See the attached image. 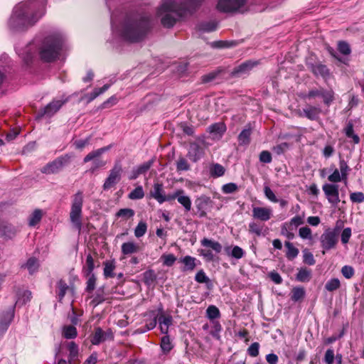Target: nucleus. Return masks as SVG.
<instances>
[{
    "mask_svg": "<svg viewBox=\"0 0 364 364\" xmlns=\"http://www.w3.org/2000/svg\"><path fill=\"white\" fill-rule=\"evenodd\" d=\"M43 6L46 0H41ZM44 9H38L35 1L22 2L16 5L9 19L8 25L14 31H23L33 26L44 14Z\"/></svg>",
    "mask_w": 364,
    "mask_h": 364,
    "instance_id": "1",
    "label": "nucleus"
},
{
    "mask_svg": "<svg viewBox=\"0 0 364 364\" xmlns=\"http://www.w3.org/2000/svg\"><path fill=\"white\" fill-rule=\"evenodd\" d=\"M203 0H164L156 14L166 28L174 26L176 21L188 12H193Z\"/></svg>",
    "mask_w": 364,
    "mask_h": 364,
    "instance_id": "2",
    "label": "nucleus"
},
{
    "mask_svg": "<svg viewBox=\"0 0 364 364\" xmlns=\"http://www.w3.org/2000/svg\"><path fill=\"white\" fill-rule=\"evenodd\" d=\"M152 28L150 16L135 14L127 16L122 22L119 33L121 37L130 43L143 41Z\"/></svg>",
    "mask_w": 364,
    "mask_h": 364,
    "instance_id": "3",
    "label": "nucleus"
},
{
    "mask_svg": "<svg viewBox=\"0 0 364 364\" xmlns=\"http://www.w3.org/2000/svg\"><path fill=\"white\" fill-rule=\"evenodd\" d=\"M62 46L63 37L60 33L48 36L39 48L41 59L47 63L55 60L59 56Z\"/></svg>",
    "mask_w": 364,
    "mask_h": 364,
    "instance_id": "4",
    "label": "nucleus"
},
{
    "mask_svg": "<svg viewBox=\"0 0 364 364\" xmlns=\"http://www.w3.org/2000/svg\"><path fill=\"white\" fill-rule=\"evenodd\" d=\"M83 193L79 191L72 197L70 220L73 226L80 232L82 228V215L83 205Z\"/></svg>",
    "mask_w": 364,
    "mask_h": 364,
    "instance_id": "5",
    "label": "nucleus"
},
{
    "mask_svg": "<svg viewBox=\"0 0 364 364\" xmlns=\"http://www.w3.org/2000/svg\"><path fill=\"white\" fill-rule=\"evenodd\" d=\"M72 157L69 154L62 155L42 167L41 171L47 175L56 174L70 163Z\"/></svg>",
    "mask_w": 364,
    "mask_h": 364,
    "instance_id": "6",
    "label": "nucleus"
},
{
    "mask_svg": "<svg viewBox=\"0 0 364 364\" xmlns=\"http://www.w3.org/2000/svg\"><path fill=\"white\" fill-rule=\"evenodd\" d=\"M111 145L102 147L100 149L94 150L87 154L83 159L84 163H87L90 161H93L92 166L90 168L92 173L95 172L97 169L104 167L107 162L100 159V156L109 151L111 148Z\"/></svg>",
    "mask_w": 364,
    "mask_h": 364,
    "instance_id": "7",
    "label": "nucleus"
},
{
    "mask_svg": "<svg viewBox=\"0 0 364 364\" xmlns=\"http://www.w3.org/2000/svg\"><path fill=\"white\" fill-rule=\"evenodd\" d=\"M122 171L121 162L119 161H116L102 186L105 191L109 190L120 181Z\"/></svg>",
    "mask_w": 364,
    "mask_h": 364,
    "instance_id": "8",
    "label": "nucleus"
},
{
    "mask_svg": "<svg viewBox=\"0 0 364 364\" xmlns=\"http://www.w3.org/2000/svg\"><path fill=\"white\" fill-rule=\"evenodd\" d=\"M338 241V229L328 228L326 230L320 237L321 246L323 249V254H325V250L336 248Z\"/></svg>",
    "mask_w": 364,
    "mask_h": 364,
    "instance_id": "9",
    "label": "nucleus"
},
{
    "mask_svg": "<svg viewBox=\"0 0 364 364\" xmlns=\"http://www.w3.org/2000/svg\"><path fill=\"white\" fill-rule=\"evenodd\" d=\"M68 99L53 100L48 104L44 108L41 109L36 114V118L41 119L42 117H53L61 107L68 102Z\"/></svg>",
    "mask_w": 364,
    "mask_h": 364,
    "instance_id": "10",
    "label": "nucleus"
},
{
    "mask_svg": "<svg viewBox=\"0 0 364 364\" xmlns=\"http://www.w3.org/2000/svg\"><path fill=\"white\" fill-rule=\"evenodd\" d=\"M316 97H321L323 98V103L327 106H329L334 100V92L333 90H325L323 87L319 89H312L309 92L304 95V98L312 99Z\"/></svg>",
    "mask_w": 364,
    "mask_h": 364,
    "instance_id": "11",
    "label": "nucleus"
},
{
    "mask_svg": "<svg viewBox=\"0 0 364 364\" xmlns=\"http://www.w3.org/2000/svg\"><path fill=\"white\" fill-rule=\"evenodd\" d=\"M19 302L16 301L14 304L11 305L6 311L0 314V336L8 329L11 322L14 317L15 306Z\"/></svg>",
    "mask_w": 364,
    "mask_h": 364,
    "instance_id": "12",
    "label": "nucleus"
},
{
    "mask_svg": "<svg viewBox=\"0 0 364 364\" xmlns=\"http://www.w3.org/2000/svg\"><path fill=\"white\" fill-rule=\"evenodd\" d=\"M258 65L256 60H247L238 66H236L230 73L232 77H245L250 74V71Z\"/></svg>",
    "mask_w": 364,
    "mask_h": 364,
    "instance_id": "13",
    "label": "nucleus"
},
{
    "mask_svg": "<svg viewBox=\"0 0 364 364\" xmlns=\"http://www.w3.org/2000/svg\"><path fill=\"white\" fill-rule=\"evenodd\" d=\"M245 0H219L217 8L223 12H234L245 5Z\"/></svg>",
    "mask_w": 364,
    "mask_h": 364,
    "instance_id": "14",
    "label": "nucleus"
},
{
    "mask_svg": "<svg viewBox=\"0 0 364 364\" xmlns=\"http://www.w3.org/2000/svg\"><path fill=\"white\" fill-rule=\"evenodd\" d=\"M328 201L332 205H337L340 202L338 186L326 183L322 187Z\"/></svg>",
    "mask_w": 364,
    "mask_h": 364,
    "instance_id": "15",
    "label": "nucleus"
},
{
    "mask_svg": "<svg viewBox=\"0 0 364 364\" xmlns=\"http://www.w3.org/2000/svg\"><path fill=\"white\" fill-rule=\"evenodd\" d=\"M204 147L198 142H191L189 145L187 157L193 162H197L204 155Z\"/></svg>",
    "mask_w": 364,
    "mask_h": 364,
    "instance_id": "16",
    "label": "nucleus"
},
{
    "mask_svg": "<svg viewBox=\"0 0 364 364\" xmlns=\"http://www.w3.org/2000/svg\"><path fill=\"white\" fill-rule=\"evenodd\" d=\"M195 203L199 216L205 217L206 215V212L208 209H209L212 206L213 201L211 200L210 197L203 195L196 198Z\"/></svg>",
    "mask_w": 364,
    "mask_h": 364,
    "instance_id": "17",
    "label": "nucleus"
},
{
    "mask_svg": "<svg viewBox=\"0 0 364 364\" xmlns=\"http://www.w3.org/2000/svg\"><path fill=\"white\" fill-rule=\"evenodd\" d=\"M252 217L255 219L265 222L272 216V210L267 207H253Z\"/></svg>",
    "mask_w": 364,
    "mask_h": 364,
    "instance_id": "18",
    "label": "nucleus"
},
{
    "mask_svg": "<svg viewBox=\"0 0 364 364\" xmlns=\"http://www.w3.org/2000/svg\"><path fill=\"white\" fill-rule=\"evenodd\" d=\"M63 345H65L69 352V364H77L80 362L78 346L74 341L66 342Z\"/></svg>",
    "mask_w": 364,
    "mask_h": 364,
    "instance_id": "19",
    "label": "nucleus"
},
{
    "mask_svg": "<svg viewBox=\"0 0 364 364\" xmlns=\"http://www.w3.org/2000/svg\"><path fill=\"white\" fill-rule=\"evenodd\" d=\"M19 231L18 228L6 222L0 223V237L11 239Z\"/></svg>",
    "mask_w": 364,
    "mask_h": 364,
    "instance_id": "20",
    "label": "nucleus"
},
{
    "mask_svg": "<svg viewBox=\"0 0 364 364\" xmlns=\"http://www.w3.org/2000/svg\"><path fill=\"white\" fill-rule=\"evenodd\" d=\"M311 71L316 77L321 76L323 78H327L330 75V72L326 65L321 63L311 64L310 66Z\"/></svg>",
    "mask_w": 364,
    "mask_h": 364,
    "instance_id": "21",
    "label": "nucleus"
},
{
    "mask_svg": "<svg viewBox=\"0 0 364 364\" xmlns=\"http://www.w3.org/2000/svg\"><path fill=\"white\" fill-rule=\"evenodd\" d=\"M56 288V294L59 301H61L63 299L68 290H73L72 287L68 286L63 279H60L57 282Z\"/></svg>",
    "mask_w": 364,
    "mask_h": 364,
    "instance_id": "22",
    "label": "nucleus"
},
{
    "mask_svg": "<svg viewBox=\"0 0 364 364\" xmlns=\"http://www.w3.org/2000/svg\"><path fill=\"white\" fill-rule=\"evenodd\" d=\"M178 202L183 207L186 212H189L191 210V200L189 196L185 195V191L183 189H179L178 195L177 196Z\"/></svg>",
    "mask_w": 364,
    "mask_h": 364,
    "instance_id": "23",
    "label": "nucleus"
},
{
    "mask_svg": "<svg viewBox=\"0 0 364 364\" xmlns=\"http://www.w3.org/2000/svg\"><path fill=\"white\" fill-rule=\"evenodd\" d=\"M252 134V128L247 124L245 128L238 135V141L240 145H247L250 143V136Z\"/></svg>",
    "mask_w": 364,
    "mask_h": 364,
    "instance_id": "24",
    "label": "nucleus"
},
{
    "mask_svg": "<svg viewBox=\"0 0 364 364\" xmlns=\"http://www.w3.org/2000/svg\"><path fill=\"white\" fill-rule=\"evenodd\" d=\"M184 266L182 268L183 272H192L196 267V259L191 256L187 255L180 259Z\"/></svg>",
    "mask_w": 364,
    "mask_h": 364,
    "instance_id": "25",
    "label": "nucleus"
},
{
    "mask_svg": "<svg viewBox=\"0 0 364 364\" xmlns=\"http://www.w3.org/2000/svg\"><path fill=\"white\" fill-rule=\"evenodd\" d=\"M303 114H300V116H304L310 120H315L318 117L321 113V109L314 106H309L302 111Z\"/></svg>",
    "mask_w": 364,
    "mask_h": 364,
    "instance_id": "26",
    "label": "nucleus"
},
{
    "mask_svg": "<svg viewBox=\"0 0 364 364\" xmlns=\"http://www.w3.org/2000/svg\"><path fill=\"white\" fill-rule=\"evenodd\" d=\"M38 259L34 257L28 259L26 262L21 265L22 268L27 269L30 274H33L38 271L39 268Z\"/></svg>",
    "mask_w": 364,
    "mask_h": 364,
    "instance_id": "27",
    "label": "nucleus"
},
{
    "mask_svg": "<svg viewBox=\"0 0 364 364\" xmlns=\"http://www.w3.org/2000/svg\"><path fill=\"white\" fill-rule=\"evenodd\" d=\"M312 277L311 270L306 267H301L299 269L296 275V279L299 282H308L311 280Z\"/></svg>",
    "mask_w": 364,
    "mask_h": 364,
    "instance_id": "28",
    "label": "nucleus"
},
{
    "mask_svg": "<svg viewBox=\"0 0 364 364\" xmlns=\"http://www.w3.org/2000/svg\"><path fill=\"white\" fill-rule=\"evenodd\" d=\"M121 250L123 255H127L138 252L140 250V247L134 242H127L122 245Z\"/></svg>",
    "mask_w": 364,
    "mask_h": 364,
    "instance_id": "29",
    "label": "nucleus"
},
{
    "mask_svg": "<svg viewBox=\"0 0 364 364\" xmlns=\"http://www.w3.org/2000/svg\"><path fill=\"white\" fill-rule=\"evenodd\" d=\"M151 196L159 203L164 202L163 185L159 183H154V188L151 191Z\"/></svg>",
    "mask_w": 364,
    "mask_h": 364,
    "instance_id": "30",
    "label": "nucleus"
},
{
    "mask_svg": "<svg viewBox=\"0 0 364 364\" xmlns=\"http://www.w3.org/2000/svg\"><path fill=\"white\" fill-rule=\"evenodd\" d=\"M104 276L106 278H113L115 274L114 270L116 268L114 260H107L104 262Z\"/></svg>",
    "mask_w": 364,
    "mask_h": 364,
    "instance_id": "31",
    "label": "nucleus"
},
{
    "mask_svg": "<svg viewBox=\"0 0 364 364\" xmlns=\"http://www.w3.org/2000/svg\"><path fill=\"white\" fill-rule=\"evenodd\" d=\"M62 335L66 339H73L77 337V328L72 325L64 326L62 329Z\"/></svg>",
    "mask_w": 364,
    "mask_h": 364,
    "instance_id": "32",
    "label": "nucleus"
},
{
    "mask_svg": "<svg viewBox=\"0 0 364 364\" xmlns=\"http://www.w3.org/2000/svg\"><path fill=\"white\" fill-rule=\"evenodd\" d=\"M107 340L105 337V333L102 331V329L100 327L95 328V333L91 339V343L93 345H99L102 342Z\"/></svg>",
    "mask_w": 364,
    "mask_h": 364,
    "instance_id": "33",
    "label": "nucleus"
},
{
    "mask_svg": "<svg viewBox=\"0 0 364 364\" xmlns=\"http://www.w3.org/2000/svg\"><path fill=\"white\" fill-rule=\"evenodd\" d=\"M248 228L249 232L255 234L257 237L264 236L265 235L263 232L264 225L258 223L254 221L251 222L249 223Z\"/></svg>",
    "mask_w": 364,
    "mask_h": 364,
    "instance_id": "34",
    "label": "nucleus"
},
{
    "mask_svg": "<svg viewBox=\"0 0 364 364\" xmlns=\"http://www.w3.org/2000/svg\"><path fill=\"white\" fill-rule=\"evenodd\" d=\"M284 245L287 249L286 257L289 260H293L298 256L299 252V249L295 247L291 242L287 241Z\"/></svg>",
    "mask_w": 364,
    "mask_h": 364,
    "instance_id": "35",
    "label": "nucleus"
},
{
    "mask_svg": "<svg viewBox=\"0 0 364 364\" xmlns=\"http://www.w3.org/2000/svg\"><path fill=\"white\" fill-rule=\"evenodd\" d=\"M200 242L203 247H210L216 253H219L222 250V245L217 241H213L205 237L200 241Z\"/></svg>",
    "mask_w": 364,
    "mask_h": 364,
    "instance_id": "36",
    "label": "nucleus"
},
{
    "mask_svg": "<svg viewBox=\"0 0 364 364\" xmlns=\"http://www.w3.org/2000/svg\"><path fill=\"white\" fill-rule=\"evenodd\" d=\"M156 280V274L153 269H148L143 273V281L146 286H151Z\"/></svg>",
    "mask_w": 364,
    "mask_h": 364,
    "instance_id": "37",
    "label": "nucleus"
},
{
    "mask_svg": "<svg viewBox=\"0 0 364 364\" xmlns=\"http://www.w3.org/2000/svg\"><path fill=\"white\" fill-rule=\"evenodd\" d=\"M305 296V290L304 287H296L291 290V299L294 301H299L304 299Z\"/></svg>",
    "mask_w": 364,
    "mask_h": 364,
    "instance_id": "38",
    "label": "nucleus"
},
{
    "mask_svg": "<svg viewBox=\"0 0 364 364\" xmlns=\"http://www.w3.org/2000/svg\"><path fill=\"white\" fill-rule=\"evenodd\" d=\"M198 29L202 32H212L217 28V23L215 21L202 22L197 26Z\"/></svg>",
    "mask_w": 364,
    "mask_h": 364,
    "instance_id": "39",
    "label": "nucleus"
},
{
    "mask_svg": "<svg viewBox=\"0 0 364 364\" xmlns=\"http://www.w3.org/2000/svg\"><path fill=\"white\" fill-rule=\"evenodd\" d=\"M210 133L221 136L226 131V127L223 123H215L208 127Z\"/></svg>",
    "mask_w": 364,
    "mask_h": 364,
    "instance_id": "40",
    "label": "nucleus"
},
{
    "mask_svg": "<svg viewBox=\"0 0 364 364\" xmlns=\"http://www.w3.org/2000/svg\"><path fill=\"white\" fill-rule=\"evenodd\" d=\"M173 345L168 335L163 336L161 339V348L164 354L168 353L173 348Z\"/></svg>",
    "mask_w": 364,
    "mask_h": 364,
    "instance_id": "41",
    "label": "nucleus"
},
{
    "mask_svg": "<svg viewBox=\"0 0 364 364\" xmlns=\"http://www.w3.org/2000/svg\"><path fill=\"white\" fill-rule=\"evenodd\" d=\"M87 278L85 291L88 293H92L95 289L97 278L95 274H84Z\"/></svg>",
    "mask_w": 364,
    "mask_h": 364,
    "instance_id": "42",
    "label": "nucleus"
},
{
    "mask_svg": "<svg viewBox=\"0 0 364 364\" xmlns=\"http://www.w3.org/2000/svg\"><path fill=\"white\" fill-rule=\"evenodd\" d=\"M95 269L94 259L90 254L87 255L85 266L82 268L84 274H93L92 272Z\"/></svg>",
    "mask_w": 364,
    "mask_h": 364,
    "instance_id": "43",
    "label": "nucleus"
},
{
    "mask_svg": "<svg viewBox=\"0 0 364 364\" xmlns=\"http://www.w3.org/2000/svg\"><path fill=\"white\" fill-rule=\"evenodd\" d=\"M345 134L348 138H351L355 144L360 142L359 136L354 133L353 125L351 122H348L346 129Z\"/></svg>",
    "mask_w": 364,
    "mask_h": 364,
    "instance_id": "44",
    "label": "nucleus"
},
{
    "mask_svg": "<svg viewBox=\"0 0 364 364\" xmlns=\"http://www.w3.org/2000/svg\"><path fill=\"white\" fill-rule=\"evenodd\" d=\"M191 166L188 161L183 156L178 157L176 161V170L178 172L186 171L190 170Z\"/></svg>",
    "mask_w": 364,
    "mask_h": 364,
    "instance_id": "45",
    "label": "nucleus"
},
{
    "mask_svg": "<svg viewBox=\"0 0 364 364\" xmlns=\"http://www.w3.org/2000/svg\"><path fill=\"white\" fill-rule=\"evenodd\" d=\"M221 331H222V326L220 325V322L218 321H212V330L210 332L211 336L213 338H215V339L220 341L221 338L220 335V333Z\"/></svg>",
    "mask_w": 364,
    "mask_h": 364,
    "instance_id": "46",
    "label": "nucleus"
},
{
    "mask_svg": "<svg viewBox=\"0 0 364 364\" xmlns=\"http://www.w3.org/2000/svg\"><path fill=\"white\" fill-rule=\"evenodd\" d=\"M341 287L340 280L337 278L329 279L325 284V289L328 291H333L338 289Z\"/></svg>",
    "mask_w": 364,
    "mask_h": 364,
    "instance_id": "47",
    "label": "nucleus"
},
{
    "mask_svg": "<svg viewBox=\"0 0 364 364\" xmlns=\"http://www.w3.org/2000/svg\"><path fill=\"white\" fill-rule=\"evenodd\" d=\"M42 218V211L39 209H36L31 215L28 220V225L30 226H35L38 224Z\"/></svg>",
    "mask_w": 364,
    "mask_h": 364,
    "instance_id": "48",
    "label": "nucleus"
},
{
    "mask_svg": "<svg viewBox=\"0 0 364 364\" xmlns=\"http://www.w3.org/2000/svg\"><path fill=\"white\" fill-rule=\"evenodd\" d=\"M220 316V311L218 307L214 305L209 306L206 309V316L210 319L214 320L219 318Z\"/></svg>",
    "mask_w": 364,
    "mask_h": 364,
    "instance_id": "49",
    "label": "nucleus"
},
{
    "mask_svg": "<svg viewBox=\"0 0 364 364\" xmlns=\"http://www.w3.org/2000/svg\"><path fill=\"white\" fill-rule=\"evenodd\" d=\"M144 196V192L142 186H139L131 191L128 196L131 200H139L143 198Z\"/></svg>",
    "mask_w": 364,
    "mask_h": 364,
    "instance_id": "50",
    "label": "nucleus"
},
{
    "mask_svg": "<svg viewBox=\"0 0 364 364\" xmlns=\"http://www.w3.org/2000/svg\"><path fill=\"white\" fill-rule=\"evenodd\" d=\"M222 72L221 69H217L208 74L203 75L201 77V80L203 83H208L213 81Z\"/></svg>",
    "mask_w": 364,
    "mask_h": 364,
    "instance_id": "51",
    "label": "nucleus"
},
{
    "mask_svg": "<svg viewBox=\"0 0 364 364\" xmlns=\"http://www.w3.org/2000/svg\"><path fill=\"white\" fill-rule=\"evenodd\" d=\"M147 230V225L144 221H140L134 229V235L139 238L145 235Z\"/></svg>",
    "mask_w": 364,
    "mask_h": 364,
    "instance_id": "52",
    "label": "nucleus"
},
{
    "mask_svg": "<svg viewBox=\"0 0 364 364\" xmlns=\"http://www.w3.org/2000/svg\"><path fill=\"white\" fill-rule=\"evenodd\" d=\"M225 171V168L219 164H215L210 168V174L213 177L222 176L224 175Z\"/></svg>",
    "mask_w": 364,
    "mask_h": 364,
    "instance_id": "53",
    "label": "nucleus"
},
{
    "mask_svg": "<svg viewBox=\"0 0 364 364\" xmlns=\"http://www.w3.org/2000/svg\"><path fill=\"white\" fill-rule=\"evenodd\" d=\"M339 167L341 171L340 173L342 175L343 180L346 181L350 168L348 166L347 162L343 159H340Z\"/></svg>",
    "mask_w": 364,
    "mask_h": 364,
    "instance_id": "54",
    "label": "nucleus"
},
{
    "mask_svg": "<svg viewBox=\"0 0 364 364\" xmlns=\"http://www.w3.org/2000/svg\"><path fill=\"white\" fill-rule=\"evenodd\" d=\"M210 45L213 48H223L232 47L236 45V43L235 41H218L212 42Z\"/></svg>",
    "mask_w": 364,
    "mask_h": 364,
    "instance_id": "55",
    "label": "nucleus"
},
{
    "mask_svg": "<svg viewBox=\"0 0 364 364\" xmlns=\"http://www.w3.org/2000/svg\"><path fill=\"white\" fill-rule=\"evenodd\" d=\"M154 159H152L136 167V168L138 171V173H139L140 175L146 173L154 164Z\"/></svg>",
    "mask_w": 364,
    "mask_h": 364,
    "instance_id": "56",
    "label": "nucleus"
},
{
    "mask_svg": "<svg viewBox=\"0 0 364 364\" xmlns=\"http://www.w3.org/2000/svg\"><path fill=\"white\" fill-rule=\"evenodd\" d=\"M134 215V210L131 208H122L117 211V218H130Z\"/></svg>",
    "mask_w": 364,
    "mask_h": 364,
    "instance_id": "57",
    "label": "nucleus"
},
{
    "mask_svg": "<svg viewBox=\"0 0 364 364\" xmlns=\"http://www.w3.org/2000/svg\"><path fill=\"white\" fill-rule=\"evenodd\" d=\"M238 186L235 183H228L222 186V191L225 194H230L236 192Z\"/></svg>",
    "mask_w": 364,
    "mask_h": 364,
    "instance_id": "58",
    "label": "nucleus"
},
{
    "mask_svg": "<svg viewBox=\"0 0 364 364\" xmlns=\"http://www.w3.org/2000/svg\"><path fill=\"white\" fill-rule=\"evenodd\" d=\"M338 51L343 55H349L351 52L349 44L346 41H339L338 43Z\"/></svg>",
    "mask_w": 364,
    "mask_h": 364,
    "instance_id": "59",
    "label": "nucleus"
},
{
    "mask_svg": "<svg viewBox=\"0 0 364 364\" xmlns=\"http://www.w3.org/2000/svg\"><path fill=\"white\" fill-rule=\"evenodd\" d=\"M161 258L164 260V265L167 267H171L176 260V257L173 254L163 255Z\"/></svg>",
    "mask_w": 364,
    "mask_h": 364,
    "instance_id": "60",
    "label": "nucleus"
},
{
    "mask_svg": "<svg viewBox=\"0 0 364 364\" xmlns=\"http://www.w3.org/2000/svg\"><path fill=\"white\" fill-rule=\"evenodd\" d=\"M264 193L266 198L273 203H277L279 200L277 198L275 194L272 191V189L268 186H265L264 187Z\"/></svg>",
    "mask_w": 364,
    "mask_h": 364,
    "instance_id": "61",
    "label": "nucleus"
},
{
    "mask_svg": "<svg viewBox=\"0 0 364 364\" xmlns=\"http://www.w3.org/2000/svg\"><path fill=\"white\" fill-rule=\"evenodd\" d=\"M343 276L346 279H350L355 274L354 269L349 265H345L341 269Z\"/></svg>",
    "mask_w": 364,
    "mask_h": 364,
    "instance_id": "62",
    "label": "nucleus"
},
{
    "mask_svg": "<svg viewBox=\"0 0 364 364\" xmlns=\"http://www.w3.org/2000/svg\"><path fill=\"white\" fill-rule=\"evenodd\" d=\"M303 262L309 265H314L316 263L313 254L309 250L304 251Z\"/></svg>",
    "mask_w": 364,
    "mask_h": 364,
    "instance_id": "63",
    "label": "nucleus"
},
{
    "mask_svg": "<svg viewBox=\"0 0 364 364\" xmlns=\"http://www.w3.org/2000/svg\"><path fill=\"white\" fill-rule=\"evenodd\" d=\"M350 199L353 203H363L364 202V193L363 192L352 193L350 195Z\"/></svg>",
    "mask_w": 364,
    "mask_h": 364,
    "instance_id": "64",
    "label": "nucleus"
}]
</instances>
